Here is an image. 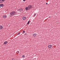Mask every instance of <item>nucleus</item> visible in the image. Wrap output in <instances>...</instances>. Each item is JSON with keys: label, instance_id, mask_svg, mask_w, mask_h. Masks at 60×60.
<instances>
[{"label": "nucleus", "instance_id": "obj_1", "mask_svg": "<svg viewBox=\"0 0 60 60\" xmlns=\"http://www.w3.org/2000/svg\"><path fill=\"white\" fill-rule=\"evenodd\" d=\"M15 12L14 11H13L10 13V15L11 16L15 15Z\"/></svg>", "mask_w": 60, "mask_h": 60}, {"label": "nucleus", "instance_id": "obj_2", "mask_svg": "<svg viewBox=\"0 0 60 60\" xmlns=\"http://www.w3.org/2000/svg\"><path fill=\"white\" fill-rule=\"evenodd\" d=\"M4 1H5V0H0V3H3Z\"/></svg>", "mask_w": 60, "mask_h": 60}, {"label": "nucleus", "instance_id": "obj_3", "mask_svg": "<svg viewBox=\"0 0 60 60\" xmlns=\"http://www.w3.org/2000/svg\"><path fill=\"white\" fill-rule=\"evenodd\" d=\"M28 8L29 9V10H30L31 8H32V6L31 5H29L28 6Z\"/></svg>", "mask_w": 60, "mask_h": 60}, {"label": "nucleus", "instance_id": "obj_4", "mask_svg": "<svg viewBox=\"0 0 60 60\" xmlns=\"http://www.w3.org/2000/svg\"><path fill=\"white\" fill-rule=\"evenodd\" d=\"M22 11H23V9H19V11H20V12H21Z\"/></svg>", "mask_w": 60, "mask_h": 60}, {"label": "nucleus", "instance_id": "obj_5", "mask_svg": "<svg viewBox=\"0 0 60 60\" xmlns=\"http://www.w3.org/2000/svg\"><path fill=\"white\" fill-rule=\"evenodd\" d=\"M33 36L34 37H35V36H37V34H34L33 35Z\"/></svg>", "mask_w": 60, "mask_h": 60}, {"label": "nucleus", "instance_id": "obj_6", "mask_svg": "<svg viewBox=\"0 0 60 60\" xmlns=\"http://www.w3.org/2000/svg\"><path fill=\"white\" fill-rule=\"evenodd\" d=\"M48 48H51V47H52V45H49L48 46Z\"/></svg>", "mask_w": 60, "mask_h": 60}, {"label": "nucleus", "instance_id": "obj_7", "mask_svg": "<svg viewBox=\"0 0 60 60\" xmlns=\"http://www.w3.org/2000/svg\"><path fill=\"white\" fill-rule=\"evenodd\" d=\"M25 9L26 10V11H28V10H29V9L28 8V7H26L25 8Z\"/></svg>", "mask_w": 60, "mask_h": 60}, {"label": "nucleus", "instance_id": "obj_8", "mask_svg": "<svg viewBox=\"0 0 60 60\" xmlns=\"http://www.w3.org/2000/svg\"><path fill=\"white\" fill-rule=\"evenodd\" d=\"M3 18L4 19H5L6 18V15H4L3 16Z\"/></svg>", "mask_w": 60, "mask_h": 60}, {"label": "nucleus", "instance_id": "obj_9", "mask_svg": "<svg viewBox=\"0 0 60 60\" xmlns=\"http://www.w3.org/2000/svg\"><path fill=\"white\" fill-rule=\"evenodd\" d=\"M3 28V27L2 26H0V29H2Z\"/></svg>", "mask_w": 60, "mask_h": 60}, {"label": "nucleus", "instance_id": "obj_10", "mask_svg": "<svg viewBox=\"0 0 60 60\" xmlns=\"http://www.w3.org/2000/svg\"><path fill=\"white\" fill-rule=\"evenodd\" d=\"M26 19V17H24L22 18V19L23 20H25Z\"/></svg>", "mask_w": 60, "mask_h": 60}, {"label": "nucleus", "instance_id": "obj_11", "mask_svg": "<svg viewBox=\"0 0 60 60\" xmlns=\"http://www.w3.org/2000/svg\"><path fill=\"white\" fill-rule=\"evenodd\" d=\"M8 43V42L7 41H5L4 43V44H7Z\"/></svg>", "mask_w": 60, "mask_h": 60}, {"label": "nucleus", "instance_id": "obj_12", "mask_svg": "<svg viewBox=\"0 0 60 60\" xmlns=\"http://www.w3.org/2000/svg\"><path fill=\"white\" fill-rule=\"evenodd\" d=\"M4 4H0V6H1V7H3V6H4Z\"/></svg>", "mask_w": 60, "mask_h": 60}, {"label": "nucleus", "instance_id": "obj_13", "mask_svg": "<svg viewBox=\"0 0 60 60\" xmlns=\"http://www.w3.org/2000/svg\"><path fill=\"white\" fill-rule=\"evenodd\" d=\"M25 55H23L22 56V58H24L25 57Z\"/></svg>", "mask_w": 60, "mask_h": 60}, {"label": "nucleus", "instance_id": "obj_14", "mask_svg": "<svg viewBox=\"0 0 60 60\" xmlns=\"http://www.w3.org/2000/svg\"><path fill=\"white\" fill-rule=\"evenodd\" d=\"M30 22V21L28 22V23H27V25H28V24H29V22Z\"/></svg>", "mask_w": 60, "mask_h": 60}, {"label": "nucleus", "instance_id": "obj_15", "mask_svg": "<svg viewBox=\"0 0 60 60\" xmlns=\"http://www.w3.org/2000/svg\"><path fill=\"white\" fill-rule=\"evenodd\" d=\"M20 34V33L19 32L17 34V35H19Z\"/></svg>", "mask_w": 60, "mask_h": 60}, {"label": "nucleus", "instance_id": "obj_16", "mask_svg": "<svg viewBox=\"0 0 60 60\" xmlns=\"http://www.w3.org/2000/svg\"><path fill=\"white\" fill-rule=\"evenodd\" d=\"M19 53V51H17V52H16V53L18 54V53Z\"/></svg>", "mask_w": 60, "mask_h": 60}, {"label": "nucleus", "instance_id": "obj_17", "mask_svg": "<svg viewBox=\"0 0 60 60\" xmlns=\"http://www.w3.org/2000/svg\"><path fill=\"white\" fill-rule=\"evenodd\" d=\"M35 15H36V14H35L34 15V17H35Z\"/></svg>", "mask_w": 60, "mask_h": 60}, {"label": "nucleus", "instance_id": "obj_18", "mask_svg": "<svg viewBox=\"0 0 60 60\" xmlns=\"http://www.w3.org/2000/svg\"><path fill=\"white\" fill-rule=\"evenodd\" d=\"M11 60H15L14 59H12Z\"/></svg>", "mask_w": 60, "mask_h": 60}, {"label": "nucleus", "instance_id": "obj_19", "mask_svg": "<svg viewBox=\"0 0 60 60\" xmlns=\"http://www.w3.org/2000/svg\"><path fill=\"white\" fill-rule=\"evenodd\" d=\"M23 2H25V0H23Z\"/></svg>", "mask_w": 60, "mask_h": 60}, {"label": "nucleus", "instance_id": "obj_20", "mask_svg": "<svg viewBox=\"0 0 60 60\" xmlns=\"http://www.w3.org/2000/svg\"><path fill=\"white\" fill-rule=\"evenodd\" d=\"M46 4H48V3H46Z\"/></svg>", "mask_w": 60, "mask_h": 60}, {"label": "nucleus", "instance_id": "obj_21", "mask_svg": "<svg viewBox=\"0 0 60 60\" xmlns=\"http://www.w3.org/2000/svg\"><path fill=\"white\" fill-rule=\"evenodd\" d=\"M23 33H25V31H23Z\"/></svg>", "mask_w": 60, "mask_h": 60}, {"label": "nucleus", "instance_id": "obj_22", "mask_svg": "<svg viewBox=\"0 0 60 60\" xmlns=\"http://www.w3.org/2000/svg\"><path fill=\"white\" fill-rule=\"evenodd\" d=\"M25 35H26V34H25Z\"/></svg>", "mask_w": 60, "mask_h": 60}, {"label": "nucleus", "instance_id": "obj_23", "mask_svg": "<svg viewBox=\"0 0 60 60\" xmlns=\"http://www.w3.org/2000/svg\"><path fill=\"white\" fill-rule=\"evenodd\" d=\"M0 8H1V6H0Z\"/></svg>", "mask_w": 60, "mask_h": 60}]
</instances>
